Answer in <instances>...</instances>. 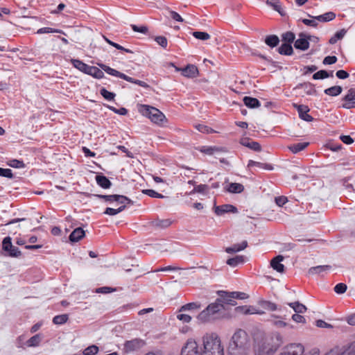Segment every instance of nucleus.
<instances>
[{"label": "nucleus", "instance_id": "obj_1", "mask_svg": "<svg viewBox=\"0 0 355 355\" xmlns=\"http://www.w3.org/2000/svg\"><path fill=\"white\" fill-rule=\"evenodd\" d=\"M198 345L200 355H224V347L220 338L215 333L204 334Z\"/></svg>", "mask_w": 355, "mask_h": 355}, {"label": "nucleus", "instance_id": "obj_2", "mask_svg": "<svg viewBox=\"0 0 355 355\" xmlns=\"http://www.w3.org/2000/svg\"><path fill=\"white\" fill-rule=\"evenodd\" d=\"M282 344V336L279 333L273 334L256 343L254 355H274Z\"/></svg>", "mask_w": 355, "mask_h": 355}, {"label": "nucleus", "instance_id": "obj_3", "mask_svg": "<svg viewBox=\"0 0 355 355\" xmlns=\"http://www.w3.org/2000/svg\"><path fill=\"white\" fill-rule=\"evenodd\" d=\"M138 112L144 116L149 119L151 122L162 125L166 121V116L157 108L144 104L137 105Z\"/></svg>", "mask_w": 355, "mask_h": 355}, {"label": "nucleus", "instance_id": "obj_4", "mask_svg": "<svg viewBox=\"0 0 355 355\" xmlns=\"http://www.w3.org/2000/svg\"><path fill=\"white\" fill-rule=\"evenodd\" d=\"M222 307L220 303H211L198 315L197 320L201 323L209 322L214 318L215 314L222 309Z\"/></svg>", "mask_w": 355, "mask_h": 355}, {"label": "nucleus", "instance_id": "obj_5", "mask_svg": "<svg viewBox=\"0 0 355 355\" xmlns=\"http://www.w3.org/2000/svg\"><path fill=\"white\" fill-rule=\"evenodd\" d=\"M324 355H355V340L336 345Z\"/></svg>", "mask_w": 355, "mask_h": 355}, {"label": "nucleus", "instance_id": "obj_6", "mask_svg": "<svg viewBox=\"0 0 355 355\" xmlns=\"http://www.w3.org/2000/svg\"><path fill=\"white\" fill-rule=\"evenodd\" d=\"M248 345V336L247 333L243 330L236 331L231 342V347L236 349H245Z\"/></svg>", "mask_w": 355, "mask_h": 355}, {"label": "nucleus", "instance_id": "obj_7", "mask_svg": "<svg viewBox=\"0 0 355 355\" xmlns=\"http://www.w3.org/2000/svg\"><path fill=\"white\" fill-rule=\"evenodd\" d=\"M87 197L92 196L88 193H84ZM93 196L104 199L106 202H116L117 204H131L132 201L127 197L121 195H93Z\"/></svg>", "mask_w": 355, "mask_h": 355}, {"label": "nucleus", "instance_id": "obj_8", "mask_svg": "<svg viewBox=\"0 0 355 355\" xmlns=\"http://www.w3.org/2000/svg\"><path fill=\"white\" fill-rule=\"evenodd\" d=\"M181 355H200L199 345L193 338H189L183 346Z\"/></svg>", "mask_w": 355, "mask_h": 355}, {"label": "nucleus", "instance_id": "obj_9", "mask_svg": "<svg viewBox=\"0 0 355 355\" xmlns=\"http://www.w3.org/2000/svg\"><path fill=\"white\" fill-rule=\"evenodd\" d=\"M214 211L217 216H222L225 214L232 213L236 214L238 213V209L230 204H225L223 205H214Z\"/></svg>", "mask_w": 355, "mask_h": 355}, {"label": "nucleus", "instance_id": "obj_10", "mask_svg": "<svg viewBox=\"0 0 355 355\" xmlns=\"http://www.w3.org/2000/svg\"><path fill=\"white\" fill-rule=\"evenodd\" d=\"M344 103L342 107L345 109H351L355 107V90L350 89L343 97Z\"/></svg>", "mask_w": 355, "mask_h": 355}, {"label": "nucleus", "instance_id": "obj_11", "mask_svg": "<svg viewBox=\"0 0 355 355\" xmlns=\"http://www.w3.org/2000/svg\"><path fill=\"white\" fill-rule=\"evenodd\" d=\"M24 338L23 336L19 337V346L23 347L24 345L26 347H36L42 340L40 335L37 334L27 340L24 343H22Z\"/></svg>", "mask_w": 355, "mask_h": 355}, {"label": "nucleus", "instance_id": "obj_12", "mask_svg": "<svg viewBox=\"0 0 355 355\" xmlns=\"http://www.w3.org/2000/svg\"><path fill=\"white\" fill-rule=\"evenodd\" d=\"M236 310L238 313H243V314H258L262 315L264 313V311L259 310L258 308L254 306H241L236 308Z\"/></svg>", "mask_w": 355, "mask_h": 355}, {"label": "nucleus", "instance_id": "obj_13", "mask_svg": "<svg viewBox=\"0 0 355 355\" xmlns=\"http://www.w3.org/2000/svg\"><path fill=\"white\" fill-rule=\"evenodd\" d=\"M199 74L198 68L193 64H188L182 70V75L186 78H196Z\"/></svg>", "mask_w": 355, "mask_h": 355}, {"label": "nucleus", "instance_id": "obj_14", "mask_svg": "<svg viewBox=\"0 0 355 355\" xmlns=\"http://www.w3.org/2000/svg\"><path fill=\"white\" fill-rule=\"evenodd\" d=\"M295 47L302 51H306L309 47V42L307 35L305 34H300L299 38L295 41Z\"/></svg>", "mask_w": 355, "mask_h": 355}, {"label": "nucleus", "instance_id": "obj_15", "mask_svg": "<svg viewBox=\"0 0 355 355\" xmlns=\"http://www.w3.org/2000/svg\"><path fill=\"white\" fill-rule=\"evenodd\" d=\"M143 345V342L139 339H134L126 341L124 344V350L125 352H130L139 349Z\"/></svg>", "mask_w": 355, "mask_h": 355}, {"label": "nucleus", "instance_id": "obj_16", "mask_svg": "<svg viewBox=\"0 0 355 355\" xmlns=\"http://www.w3.org/2000/svg\"><path fill=\"white\" fill-rule=\"evenodd\" d=\"M284 260V257L278 255L273 258L270 261V266L273 270L278 272L283 273L284 271V266L282 263Z\"/></svg>", "mask_w": 355, "mask_h": 355}, {"label": "nucleus", "instance_id": "obj_17", "mask_svg": "<svg viewBox=\"0 0 355 355\" xmlns=\"http://www.w3.org/2000/svg\"><path fill=\"white\" fill-rule=\"evenodd\" d=\"M297 107L300 117L306 121H312L313 117L308 114L309 108L306 105H295Z\"/></svg>", "mask_w": 355, "mask_h": 355}, {"label": "nucleus", "instance_id": "obj_18", "mask_svg": "<svg viewBox=\"0 0 355 355\" xmlns=\"http://www.w3.org/2000/svg\"><path fill=\"white\" fill-rule=\"evenodd\" d=\"M98 65L103 70L111 76L119 77L125 80H130L128 78H127V76L125 74L121 73L116 69H114L103 64H99Z\"/></svg>", "mask_w": 355, "mask_h": 355}, {"label": "nucleus", "instance_id": "obj_19", "mask_svg": "<svg viewBox=\"0 0 355 355\" xmlns=\"http://www.w3.org/2000/svg\"><path fill=\"white\" fill-rule=\"evenodd\" d=\"M270 322L277 328H285L288 327V324L284 321L283 317L277 315L272 314L270 318Z\"/></svg>", "mask_w": 355, "mask_h": 355}, {"label": "nucleus", "instance_id": "obj_20", "mask_svg": "<svg viewBox=\"0 0 355 355\" xmlns=\"http://www.w3.org/2000/svg\"><path fill=\"white\" fill-rule=\"evenodd\" d=\"M224 189L231 193H240L244 190V187L240 183H228L225 185Z\"/></svg>", "mask_w": 355, "mask_h": 355}, {"label": "nucleus", "instance_id": "obj_21", "mask_svg": "<svg viewBox=\"0 0 355 355\" xmlns=\"http://www.w3.org/2000/svg\"><path fill=\"white\" fill-rule=\"evenodd\" d=\"M86 74L90 75L98 79H101L104 77V73L103 71L94 66L89 65Z\"/></svg>", "mask_w": 355, "mask_h": 355}, {"label": "nucleus", "instance_id": "obj_22", "mask_svg": "<svg viewBox=\"0 0 355 355\" xmlns=\"http://www.w3.org/2000/svg\"><path fill=\"white\" fill-rule=\"evenodd\" d=\"M331 270L330 266H318L315 267H312L309 270V273L310 275H322L323 273H326Z\"/></svg>", "mask_w": 355, "mask_h": 355}, {"label": "nucleus", "instance_id": "obj_23", "mask_svg": "<svg viewBox=\"0 0 355 355\" xmlns=\"http://www.w3.org/2000/svg\"><path fill=\"white\" fill-rule=\"evenodd\" d=\"M247 245V241H243L241 243L234 244L232 246L227 248L225 249V252L229 254L236 253L245 249Z\"/></svg>", "mask_w": 355, "mask_h": 355}, {"label": "nucleus", "instance_id": "obj_24", "mask_svg": "<svg viewBox=\"0 0 355 355\" xmlns=\"http://www.w3.org/2000/svg\"><path fill=\"white\" fill-rule=\"evenodd\" d=\"M240 144L255 151L261 150V146L259 143L255 141H250L247 138H243L240 141Z\"/></svg>", "mask_w": 355, "mask_h": 355}, {"label": "nucleus", "instance_id": "obj_25", "mask_svg": "<svg viewBox=\"0 0 355 355\" xmlns=\"http://www.w3.org/2000/svg\"><path fill=\"white\" fill-rule=\"evenodd\" d=\"M85 236V231L78 227L75 229L69 236V239L72 242H77Z\"/></svg>", "mask_w": 355, "mask_h": 355}, {"label": "nucleus", "instance_id": "obj_26", "mask_svg": "<svg viewBox=\"0 0 355 355\" xmlns=\"http://www.w3.org/2000/svg\"><path fill=\"white\" fill-rule=\"evenodd\" d=\"M176 318L182 323H189L192 320V317L187 313L185 311H182L181 308L178 311Z\"/></svg>", "mask_w": 355, "mask_h": 355}, {"label": "nucleus", "instance_id": "obj_27", "mask_svg": "<svg viewBox=\"0 0 355 355\" xmlns=\"http://www.w3.org/2000/svg\"><path fill=\"white\" fill-rule=\"evenodd\" d=\"M288 305L293 309L296 313H304L306 311L307 308L305 305L300 303L299 302H291Z\"/></svg>", "mask_w": 355, "mask_h": 355}, {"label": "nucleus", "instance_id": "obj_28", "mask_svg": "<svg viewBox=\"0 0 355 355\" xmlns=\"http://www.w3.org/2000/svg\"><path fill=\"white\" fill-rule=\"evenodd\" d=\"M244 104L250 108H256L260 106V103L258 99L249 96H245L243 98Z\"/></svg>", "mask_w": 355, "mask_h": 355}, {"label": "nucleus", "instance_id": "obj_29", "mask_svg": "<svg viewBox=\"0 0 355 355\" xmlns=\"http://www.w3.org/2000/svg\"><path fill=\"white\" fill-rule=\"evenodd\" d=\"M96 181L103 189H108L111 186L110 181L104 175H96Z\"/></svg>", "mask_w": 355, "mask_h": 355}, {"label": "nucleus", "instance_id": "obj_30", "mask_svg": "<svg viewBox=\"0 0 355 355\" xmlns=\"http://www.w3.org/2000/svg\"><path fill=\"white\" fill-rule=\"evenodd\" d=\"M309 142H303V143H297L294 144L293 145H291L288 146V149L293 153H297L298 152L303 150L305 148H306L309 146Z\"/></svg>", "mask_w": 355, "mask_h": 355}, {"label": "nucleus", "instance_id": "obj_31", "mask_svg": "<svg viewBox=\"0 0 355 355\" xmlns=\"http://www.w3.org/2000/svg\"><path fill=\"white\" fill-rule=\"evenodd\" d=\"M119 205H120V206L116 209L107 207L105 210L104 214H107V215H110V216H115V215L118 214L119 213L121 212L122 211H123L125 209V208L126 207L127 204H119Z\"/></svg>", "mask_w": 355, "mask_h": 355}, {"label": "nucleus", "instance_id": "obj_32", "mask_svg": "<svg viewBox=\"0 0 355 355\" xmlns=\"http://www.w3.org/2000/svg\"><path fill=\"white\" fill-rule=\"evenodd\" d=\"M335 17L336 14L334 12H328L324 13V15L315 17V19H317V21H318L327 22L333 20L334 19H335Z\"/></svg>", "mask_w": 355, "mask_h": 355}, {"label": "nucleus", "instance_id": "obj_33", "mask_svg": "<svg viewBox=\"0 0 355 355\" xmlns=\"http://www.w3.org/2000/svg\"><path fill=\"white\" fill-rule=\"evenodd\" d=\"M71 62L73 64V66L78 69L79 71L86 73L87 70L88 69L89 65L83 62L82 61L79 60H71Z\"/></svg>", "mask_w": 355, "mask_h": 355}, {"label": "nucleus", "instance_id": "obj_34", "mask_svg": "<svg viewBox=\"0 0 355 355\" xmlns=\"http://www.w3.org/2000/svg\"><path fill=\"white\" fill-rule=\"evenodd\" d=\"M180 308L182 311H185L186 312L193 311L200 309L201 308V305L198 302H191L182 306Z\"/></svg>", "mask_w": 355, "mask_h": 355}, {"label": "nucleus", "instance_id": "obj_35", "mask_svg": "<svg viewBox=\"0 0 355 355\" xmlns=\"http://www.w3.org/2000/svg\"><path fill=\"white\" fill-rule=\"evenodd\" d=\"M266 44L270 47H275L277 46L279 42V37L275 35H271L266 37L265 40Z\"/></svg>", "mask_w": 355, "mask_h": 355}, {"label": "nucleus", "instance_id": "obj_36", "mask_svg": "<svg viewBox=\"0 0 355 355\" xmlns=\"http://www.w3.org/2000/svg\"><path fill=\"white\" fill-rule=\"evenodd\" d=\"M343 91V89L340 86H333L324 90V93L327 95L331 96H336L339 95Z\"/></svg>", "mask_w": 355, "mask_h": 355}, {"label": "nucleus", "instance_id": "obj_37", "mask_svg": "<svg viewBox=\"0 0 355 355\" xmlns=\"http://www.w3.org/2000/svg\"><path fill=\"white\" fill-rule=\"evenodd\" d=\"M244 262V257L243 256H236L233 258L227 259V264L231 267H236L239 264Z\"/></svg>", "mask_w": 355, "mask_h": 355}, {"label": "nucleus", "instance_id": "obj_38", "mask_svg": "<svg viewBox=\"0 0 355 355\" xmlns=\"http://www.w3.org/2000/svg\"><path fill=\"white\" fill-rule=\"evenodd\" d=\"M279 53L284 55H291L293 53V48L290 44H282L279 49Z\"/></svg>", "mask_w": 355, "mask_h": 355}, {"label": "nucleus", "instance_id": "obj_39", "mask_svg": "<svg viewBox=\"0 0 355 355\" xmlns=\"http://www.w3.org/2000/svg\"><path fill=\"white\" fill-rule=\"evenodd\" d=\"M267 4L273 8L275 10L278 12L281 15H284V11L282 9L280 3L277 0H267Z\"/></svg>", "mask_w": 355, "mask_h": 355}, {"label": "nucleus", "instance_id": "obj_40", "mask_svg": "<svg viewBox=\"0 0 355 355\" xmlns=\"http://www.w3.org/2000/svg\"><path fill=\"white\" fill-rule=\"evenodd\" d=\"M68 319H69V316L67 314L58 315L53 318V322L55 324H58V325L63 324L65 322H67Z\"/></svg>", "mask_w": 355, "mask_h": 355}, {"label": "nucleus", "instance_id": "obj_41", "mask_svg": "<svg viewBox=\"0 0 355 355\" xmlns=\"http://www.w3.org/2000/svg\"><path fill=\"white\" fill-rule=\"evenodd\" d=\"M252 166H257V167H259V168H265V169H268V170H272V167L271 166L268 165V164H263V163L258 162H255V161H253V160H250L248 162V168H251Z\"/></svg>", "mask_w": 355, "mask_h": 355}, {"label": "nucleus", "instance_id": "obj_42", "mask_svg": "<svg viewBox=\"0 0 355 355\" xmlns=\"http://www.w3.org/2000/svg\"><path fill=\"white\" fill-rule=\"evenodd\" d=\"M346 33L345 30H340L338 31L333 37H331L329 40V43L334 44L337 42L338 40L342 39Z\"/></svg>", "mask_w": 355, "mask_h": 355}, {"label": "nucleus", "instance_id": "obj_43", "mask_svg": "<svg viewBox=\"0 0 355 355\" xmlns=\"http://www.w3.org/2000/svg\"><path fill=\"white\" fill-rule=\"evenodd\" d=\"M229 297L234 299L245 300L249 297L248 295L243 292H232L229 294Z\"/></svg>", "mask_w": 355, "mask_h": 355}, {"label": "nucleus", "instance_id": "obj_44", "mask_svg": "<svg viewBox=\"0 0 355 355\" xmlns=\"http://www.w3.org/2000/svg\"><path fill=\"white\" fill-rule=\"evenodd\" d=\"M12 246L11 238L10 236L4 238L2 242V249L8 252L12 248Z\"/></svg>", "mask_w": 355, "mask_h": 355}, {"label": "nucleus", "instance_id": "obj_45", "mask_svg": "<svg viewBox=\"0 0 355 355\" xmlns=\"http://www.w3.org/2000/svg\"><path fill=\"white\" fill-rule=\"evenodd\" d=\"M193 35L198 40H207L210 38L209 34L205 32L196 31L193 33Z\"/></svg>", "mask_w": 355, "mask_h": 355}, {"label": "nucleus", "instance_id": "obj_46", "mask_svg": "<svg viewBox=\"0 0 355 355\" xmlns=\"http://www.w3.org/2000/svg\"><path fill=\"white\" fill-rule=\"evenodd\" d=\"M195 128L200 132L207 134H210L215 132V131L211 128L203 124H197L195 125Z\"/></svg>", "mask_w": 355, "mask_h": 355}, {"label": "nucleus", "instance_id": "obj_47", "mask_svg": "<svg viewBox=\"0 0 355 355\" xmlns=\"http://www.w3.org/2000/svg\"><path fill=\"white\" fill-rule=\"evenodd\" d=\"M98 352V347L96 345H91L87 347L85 350L83 351L84 355H95Z\"/></svg>", "mask_w": 355, "mask_h": 355}, {"label": "nucleus", "instance_id": "obj_48", "mask_svg": "<svg viewBox=\"0 0 355 355\" xmlns=\"http://www.w3.org/2000/svg\"><path fill=\"white\" fill-rule=\"evenodd\" d=\"M172 221L170 219H162L157 220L155 222V225L161 228H166L169 227Z\"/></svg>", "mask_w": 355, "mask_h": 355}, {"label": "nucleus", "instance_id": "obj_49", "mask_svg": "<svg viewBox=\"0 0 355 355\" xmlns=\"http://www.w3.org/2000/svg\"><path fill=\"white\" fill-rule=\"evenodd\" d=\"M143 193L152 198H163L164 196L153 189L143 190Z\"/></svg>", "mask_w": 355, "mask_h": 355}, {"label": "nucleus", "instance_id": "obj_50", "mask_svg": "<svg viewBox=\"0 0 355 355\" xmlns=\"http://www.w3.org/2000/svg\"><path fill=\"white\" fill-rule=\"evenodd\" d=\"M131 28L135 32H137L142 34H147L148 31V28L146 26H138L137 25L132 24L131 25Z\"/></svg>", "mask_w": 355, "mask_h": 355}, {"label": "nucleus", "instance_id": "obj_51", "mask_svg": "<svg viewBox=\"0 0 355 355\" xmlns=\"http://www.w3.org/2000/svg\"><path fill=\"white\" fill-rule=\"evenodd\" d=\"M101 94L107 100L112 101L114 98L115 94L103 88L101 89Z\"/></svg>", "mask_w": 355, "mask_h": 355}, {"label": "nucleus", "instance_id": "obj_52", "mask_svg": "<svg viewBox=\"0 0 355 355\" xmlns=\"http://www.w3.org/2000/svg\"><path fill=\"white\" fill-rule=\"evenodd\" d=\"M261 305L264 309L272 311L277 309V304L271 302L264 301L261 303Z\"/></svg>", "mask_w": 355, "mask_h": 355}, {"label": "nucleus", "instance_id": "obj_53", "mask_svg": "<svg viewBox=\"0 0 355 355\" xmlns=\"http://www.w3.org/2000/svg\"><path fill=\"white\" fill-rule=\"evenodd\" d=\"M329 77V73L324 70H320L313 74V78L315 80L324 79Z\"/></svg>", "mask_w": 355, "mask_h": 355}, {"label": "nucleus", "instance_id": "obj_54", "mask_svg": "<svg viewBox=\"0 0 355 355\" xmlns=\"http://www.w3.org/2000/svg\"><path fill=\"white\" fill-rule=\"evenodd\" d=\"M8 165L11 166V167L17 168H22L24 166L23 162L17 160V159L10 160L8 162Z\"/></svg>", "mask_w": 355, "mask_h": 355}, {"label": "nucleus", "instance_id": "obj_55", "mask_svg": "<svg viewBox=\"0 0 355 355\" xmlns=\"http://www.w3.org/2000/svg\"><path fill=\"white\" fill-rule=\"evenodd\" d=\"M347 291V285L343 283L338 284L334 287V291L338 294H343Z\"/></svg>", "mask_w": 355, "mask_h": 355}, {"label": "nucleus", "instance_id": "obj_56", "mask_svg": "<svg viewBox=\"0 0 355 355\" xmlns=\"http://www.w3.org/2000/svg\"><path fill=\"white\" fill-rule=\"evenodd\" d=\"M282 39L284 41L287 42L288 44L293 42L295 40V35L291 32H286L283 34Z\"/></svg>", "mask_w": 355, "mask_h": 355}, {"label": "nucleus", "instance_id": "obj_57", "mask_svg": "<svg viewBox=\"0 0 355 355\" xmlns=\"http://www.w3.org/2000/svg\"><path fill=\"white\" fill-rule=\"evenodd\" d=\"M0 176L12 178L13 174L12 171L10 168H0Z\"/></svg>", "mask_w": 355, "mask_h": 355}, {"label": "nucleus", "instance_id": "obj_58", "mask_svg": "<svg viewBox=\"0 0 355 355\" xmlns=\"http://www.w3.org/2000/svg\"><path fill=\"white\" fill-rule=\"evenodd\" d=\"M127 78H128L129 80H127L128 82H130V83H135V84H137L142 87H144V88H148L149 87V85L144 82V81H141V80H135L131 77H129L127 76Z\"/></svg>", "mask_w": 355, "mask_h": 355}, {"label": "nucleus", "instance_id": "obj_59", "mask_svg": "<svg viewBox=\"0 0 355 355\" xmlns=\"http://www.w3.org/2000/svg\"><path fill=\"white\" fill-rule=\"evenodd\" d=\"M8 254L10 257H18L21 255V252L19 251L18 248L12 245V248L8 252Z\"/></svg>", "mask_w": 355, "mask_h": 355}, {"label": "nucleus", "instance_id": "obj_60", "mask_svg": "<svg viewBox=\"0 0 355 355\" xmlns=\"http://www.w3.org/2000/svg\"><path fill=\"white\" fill-rule=\"evenodd\" d=\"M8 254L10 257H18L21 255V252L19 251L18 248L12 245V248L8 252Z\"/></svg>", "mask_w": 355, "mask_h": 355}, {"label": "nucleus", "instance_id": "obj_61", "mask_svg": "<svg viewBox=\"0 0 355 355\" xmlns=\"http://www.w3.org/2000/svg\"><path fill=\"white\" fill-rule=\"evenodd\" d=\"M219 151V148L217 147H203L201 149V152L207 154V155H212L215 152Z\"/></svg>", "mask_w": 355, "mask_h": 355}, {"label": "nucleus", "instance_id": "obj_62", "mask_svg": "<svg viewBox=\"0 0 355 355\" xmlns=\"http://www.w3.org/2000/svg\"><path fill=\"white\" fill-rule=\"evenodd\" d=\"M292 320L297 323H302V324L306 323L305 318L298 313L293 314L292 315Z\"/></svg>", "mask_w": 355, "mask_h": 355}, {"label": "nucleus", "instance_id": "obj_63", "mask_svg": "<svg viewBox=\"0 0 355 355\" xmlns=\"http://www.w3.org/2000/svg\"><path fill=\"white\" fill-rule=\"evenodd\" d=\"M207 189L208 187L207 185L200 184L194 188V189L191 192V194L193 193H204L207 190Z\"/></svg>", "mask_w": 355, "mask_h": 355}, {"label": "nucleus", "instance_id": "obj_64", "mask_svg": "<svg viewBox=\"0 0 355 355\" xmlns=\"http://www.w3.org/2000/svg\"><path fill=\"white\" fill-rule=\"evenodd\" d=\"M155 41L159 45L165 48L167 46V39L164 36H157L155 37Z\"/></svg>", "mask_w": 355, "mask_h": 355}]
</instances>
